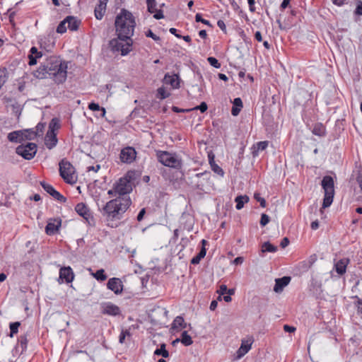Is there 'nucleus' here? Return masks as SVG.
<instances>
[{
	"instance_id": "14",
	"label": "nucleus",
	"mask_w": 362,
	"mask_h": 362,
	"mask_svg": "<svg viewBox=\"0 0 362 362\" xmlns=\"http://www.w3.org/2000/svg\"><path fill=\"white\" fill-rule=\"evenodd\" d=\"M107 286L117 295L122 293L123 290L122 282L119 278L113 277L107 281Z\"/></svg>"
},
{
	"instance_id": "8",
	"label": "nucleus",
	"mask_w": 362,
	"mask_h": 362,
	"mask_svg": "<svg viewBox=\"0 0 362 362\" xmlns=\"http://www.w3.org/2000/svg\"><path fill=\"white\" fill-rule=\"evenodd\" d=\"M16 152L23 158L30 160L34 158L37 153V145L34 143H27L25 145L21 144L16 148Z\"/></svg>"
},
{
	"instance_id": "30",
	"label": "nucleus",
	"mask_w": 362,
	"mask_h": 362,
	"mask_svg": "<svg viewBox=\"0 0 362 362\" xmlns=\"http://www.w3.org/2000/svg\"><path fill=\"white\" fill-rule=\"evenodd\" d=\"M262 252H275L277 251V247L273 245L270 243V242L267 241L262 244Z\"/></svg>"
},
{
	"instance_id": "59",
	"label": "nucleus",
	"mask_w": 362,
	"mask_h": 362,
	"mask_svg": "<svg viewBox=\"0 0 362 362\" xmlns=\"http://www.w3.org/2000/svg\"><path fill=\"white\" fill-rule=\"evenodd\" d=\"M227 288H227L226 285L222 284L220 286L219 290L218 291V292L220 293V295H223V294L226 293Z\"/></svg>"
},
{
	"instance_id": "64",
	"label": "nucleus",
	"mask_w": 362,
	"mask_h": 362,
	"mask_svg": "<svg viewBox=\"0 0 362 362\" xmlns=\"http://www.w3.org/2000/svg\"><path fill=\"white\" fill-rule=\"evenodd\" d=\"M255 38L256 39V40H257L258 42H262V34L259 31H257L255 33Z\"/></svg>"
},
{
	"instance_id": "39",
	"label": "nucleus",
	"mask_w": 362,
	"mask_h": 362,
	"mask_svg": "<svg viewBox=\"0 0 362 362\" xmlns=\"http://www.w3.org/2000/svg\"><path fill=\"white\" fill-rule=\"evenodd\" d=\"M94 277L98 281H105L107 279V276L105 274L104 269H98L94 274Z\"/></svg>"
},
{
	"instance_id": "43",
	"label": "nucleus",
	"mask_w": 362,
	"mask_h": 362,
	"mask_svg": "<svg viewBox=\"0 0 362 362\" xmlns=\"http://www.w3.org/2000/svg\"><path fill=\"white\" fill-rule=\"evenodd\" d=\"M290 2L291 1H282L281 4V9H285V8L289 7L291 8V13L293 16H296V11L295 9L292 8V6L290 5Z\"/></svg>"
},
{
	"instance_id": "31",
	"label": "nucleus",
	"mask_w": 362,
	"mask_h": 362,
	"mask_svg": "<svg viewBox=\"0 0 362 362\" xmlns=\"http://www.w3.org/2000/svg\"><path fill=\"white\" fill-rule=\"evenodd\" d=\"M180 341L182 344L187 346L192 344L193 341L192 337L187 334V331H184L181 334Z\"/></svg>"
},
{
	"instance_id": "51",
	"label": "nucleus",
	"mask_w": 362,
	"mask_h": 362,
	"mask_svg": "<svg viewBox=\"0 0 362 362\" xmlns=\"http://www.w3.org/2000/svg\"><path fill=\"white\" fill-rule=\"evenodd\" d=\"M269 222V217L265 214H262L260 219V225L265 226Z\"/></svg>"
},
{
	"instance_id": "38",
	"label": "nucleus",
	"mask_w": 362,
	"mask_h": 362,
	"mask_svg": "<svg viewBox=\"0 0 362 362\" xmlns=\"http://www.w3.org/2000/svg\"><path fill=\"white\" fill-rule=\"evenodd\" d=\"M60 125L59 124V119L57 118H53L49 124L48 131L52 130L54 132L56 129H59Z\"/></svg>"
},
{
	"instance_id": "56",
	"label": "nucleus",
	"mask_w": 362,
	"mask_h": 362,
	"mask_svg": "<svg viewBox=\"0 0 362 362\" xmlns=\"http://www.w3.org/2000/svg\"><path fill=\"white\" fill-rule=\"evenodd\" d=\"M217 25L222 31L226 33V26L223 21L218 20L217 22Z\"/></svg>"
},
{
	"instance_id": "33",
	"label": "nucleus",
	"mask_w": 362,
	"mask_h": 362,
	"mask_svg": "<svg viewBox=\"0 0 362 362\" xmlns=\"http://www.w3.org/2000/svg\"><path fill=\"white\" fill-rule=\"evenodd\" d=\"M154 354L157 356H162L163 358H168L169 353L165 349V344H162L160 345V348L156 349Z\"/></svg>"
},
{
	"instance_id": "32",
	"label": "nucleus",
	"mask_w": 362,
	"mask_h": 362,
	"mask_svg": "<svg viewBox=\"0 0 362 362\" xmlns=\"http://www.w3.org/2000/svg\"><path fill=\"white\" fill-rule=\"evenodd\" d=\"M346 264L343 259L339 260L335 264V269L337 274L342 275L346 272Z\"/></svg>"
},
{
	"instance_id": "18",
	"label": "nucleus",
	"mask_w": 362,
	"mask_h": 362,
	"mask_svg": "<svg viewBox=\"0 0 362 362\" xmlns=\"http://www.w3.org/2000/svg\"><path fill=\"white\" fill-rule=\"evenodd\" d=\"M163 81L165 84L170 85L173 88H180V77L178 74H173L172 75L166 74L164 76Z\"/></svg>"
},
{
	"instance_id": "35",
	"label": "nucleus",
	"mask_w": 362,
	"mask_h": 362,
	"mask_svg": "<svg viewBox=\"0 0 362 362\" xmlns=\"http://www.w3.org/2000/svg\"><path fill=\"white\" fill-rule=\"evenodd\" d=\"M21 326L20 322H11L9 325L10 327V334L11 337H13V334L18 333V327Z\"/></svg>"
},
{
	"instance_id": "50",
	"label": "nucleus",
	"mask_w": 362,
	"mask_h": 362,
	"mask_svg": "<svg viewBox=\"0 0 362 362\" xmlns=\"http://www.w3.org/2000/svg\"><path fill=\"white\" fill-rule=\"evenodd\" d=\"M127 335H128V336L130 335L129 331L127 330V329L122 330V332L120 333V335H119V343L123 344L124 342V339H125V337H126Z\"/></svg>"
},
{
	"instance_id": "15",
	"label": "nucleus",
	"mask_w": 362,
	"mask_h": 362,
	"mask_svg": "<svg viewBox=\"0 0 362 362\" xmlns=\"http://www.w3.org/2000/svg\"><path fill=\"white\" fill-rule=\"evenodd\" d=\"M62 224L60 218H55L49 221L45 227V232L47 235L55 234L59 229Z\"/></svg>"
},
{
	"instance_id": "10",
	"label": "nucleus",
	"mask_w": 362,
	"mask_h": 362,
	"mask_svg": "<svg viewBox=\"0 0 362 362\" xmlns=\"http://www.w3.org/2000/svg\"><path fill=\"white\" fill-rule=\"evenodd\" d=\"M75 211L76 213L82 216L88 224H91V221H93V217L90 214V211L88 206L84 203H78L76 204L75 207Z\"/></svg>"
},
{
	"instance_id": "17",
	"label": "nucleus",
	"mask_w": 362,
	"mask_h": 362,
	"mask_svg": "<svg viewBox=\"0 0 362 362\" xmlns=\"http://www.w3.org/2000/svg\"><path fill=\"white\" fill-rule=\"evenodd\" d=\"M59 278L68 284L72 282L74 278L72 269L70 267L61 268L59 270Z\"/></svg>"
},
{
	"instance_id": "29",
	"label": "nucleus",
	"mask_w": 362,
	"mask_h": 362,
	"mask_svg": "<svg viewBox=\"0 0 362 362\" xmlns=\"http://www.w3.org/2000/svg\"><path fill=\"white\" fill-rule=\"evenodd\" d=\"M187 327V324L185 323L184 318L182 316H177L174 320L172 324V329H176L179 327L185 328Z\"/></svg>"
},
{
	"instance_id": "62",
	"label": "nucleus",
	"mask_w": 362,
	"mask_h": 362,
	"mask_svg": "<svg viewBox=\"0 0 362 362\" xmlns=\"http://www.w3.org/2000/svg\"><path fill=\"white\" fill-rule=\"evenodd\" d=\"M170 33L173 35H174L177 38H181L182 35L177 33V29L175 28H171L169 30Z\"/></svg>"
},
{
	"instance_id": "25",
	"label": "nucleus",
	"mask_w": 362,
	"mask_h": 362,
	"mask_svg": "<svg viewBox=\"0 0 362 362\" xmlns=\"http://www.w3.org/2000/svg\"><path fill=\"white\" fill-rule=\"evenodd\" d=\"M243 107V102L240 98H236L234 99L233 102V107L231 110V114L233 116H237L239 115L241 109Z\"/></svg>"
},
{
	"instance_id": "45",
	"label": "nucleus",
	"mask_w": 362,
	"mask_h": 362,
	"mask_svg": "<svg viewBox=\"0 0 362 362\" xmlns=\"http://www.w3.org/2000/svg\"><path fill=\"white\" fill-rule=\"evenodd\" d=\"M18 341L21 344L22 350L25 349L27 347V344H28L27 337L25 335L21 336L18 339Z\"/></svg>"
},
{
	"instance_id": "41",
	"label": "nucleus",
	"mask_w": 362,
	"mask_h": 362,
	"mask_svg": "<svg viewBox=\"0 0 362 362\" xmlns=\"http://www.w3.org/2000/svg\"><path fill=\"white\" fill-rule=\"evenodd\" d=\"M211 165V168L212 170H213L215 173H216V174H218V175H221V176H222V177L224 175V171H223V169H222L220 166H218L216 163H213V164H212V163H211V165Z\"/></svg>"
},
{
	"instance_id": "13",
	"label": "nucleus",
	"mask_w": 362,
	"mask_h": 362,
	"mask_svg": "<svg viewBox=\"0 0 362 362\" xmlns=\"http://www.w3.org/2000/svg\"><path fill=\"white\" fill-rule=\"evenodd\" d=\"M101 308H102V313H103L105 315L117 316V315H120V313H121L120 308L117 305H116L110 302H107V303H103L101 305Z\"/></svg>"
},
{
	"instance_id": "2",
	"label": "nucleus",
	"mask_w": 362,
	"mask_h": 362,
	"mask_svg": "<svg viewBox=\"0 0 362 362\" xmlns=\"http://www.w3.org/2000/svg\"><path fill=\"white\" fill-rule=\"evenodd\" d=\"M67 63L55 57L49 58L35 71L37 78H52L57 84L65 82L67 77Z\"/></svg>"
},
{
	"instance_id": "47",
	"label": "nucleus",
	"mask_w": 362,
	"mask_h": 362,
	"mask_svg": "<svg viewBox=\"0 0 362 362\" xmlns=\"http://www.w3.org/2000/svg\"><path fill=\"white\" fill-rule=\"evenodd\" d=\"M207 243V241L205 240H202V247L200 250L199 252L197 254L202 259H203L206 253V248L204 247V245Z\"/></svg>"
},
{
	"instance_id": "48",
	"label": "nucleus",
	"mask_w": 362,
	"mask_h": 362,
	"mask_svg": "<svg viewBox=\"0 0 362 362\" xmlns=\"http://www.w3.org/2000/svg\"><path fill=\"white\" fill-rule=\"evenodd\" d=\"M146 36L148 37H151L152 38L153 40L158 42V41H160V37L157 36L156 35H155L151 30L148 29L146 32Z\"/></svg>"
},
{
	"instance_id": "57",
	"label": "nucleus",
	"mask_w": 362,
	"mask_h": 362,
	"mask_svg": "<svg viewBox=\"0 0 362 362\" xmlns=\"http://www.w3.org/2000/svg\"><path fill=\"white\" fill-rule=\"evenodd\" d=\"M146 214V209L145 208H143L141 209V211H139V214L137 215V217H136V219L138 221H141L144 218V216Z\"/></svg>"
},
{
	"instance_id": "7",
	"label": "nucleus",
	"mask_w": 362,
	"mask_h": 362,
	"mask_svg": "<svg viewBox=\"0 0 362 362\" xmlns=\"http://www.w3.org/2000/svg\"><path fill=\"white\" fill-rule=\"evenodd\" d=\"M59 174L64 180L67 183L74 182V168L70 162L66 159H62L59 162Z\"/></svg>"
},
{
	"instance_id": "60",
	"label": "nucleus",
	"mask_w": 362,
	"mask_h": 362,
	"mask_svg": "<svg viewBox=\"0 0 362 362\" xmlns=\"http://www.w3.org/2000/svg\"><path fill=\"white\" fill-rule=\"evenodd\" d=\"M284 329L286 332L291 333V332H293L296 330V328L294 327H292V326H290V325H285L284 326Z\"/></svg>"
},
{
	"instance_id": "44",
	"label": "nucleus",
	"mask_w": 362,
	"mask_h": 362,
	"mask_svg": "<svg viewBox=\"0 0 362 362\" xmlns=\"http://www.w3.org/2000/svg\"><path fill=\"white\" fill-rule=\"evenodd\" d=\"M195 21H196V22H202V23H204L209 27H212V25L211 24V23L209 21L202 18V15L200 13L196 14Z\"/></svg>"
},
{
	"instance_id": "52",
	"label": "nucleus",
	"mask_w": 362,
	"mask_h": 362,
	"mask_svg": "<svg viewBox=\"0 0 362 362\" xmlns=\"http://www.w3.org/2000/svg\"><path fill=\"white\" fill-rule=\"evenodd\" d=\"M268 141H259L257 143V151H263L267 148Z\"/></svg>"
},
{
	"instance_id": "23",
	"label": "nucleus",
	"mask_w": 362,
	"mask_h": 362,
	"mask_svg": "<svg viewBox=\"0 0 362 362\" xmlns=\"http://www.w3.org/2000/svg\"><path fill=\"white\" fill-rule=\"evenodd\" d=\"M66 21L67 22V28L72 31L77 30L81 23L80 21L72 16H66Z\"/></svg>"
},
{
	"instance_id": "37",
	"label": "nucleus",
	"mask_w": 362,
	"mask_h": 362,
	"mask_svg": "<svg viewBox=\"0 0 362 362\" xmlns=\"http://www.w3.org/2000/svg\"><path fill=\"white\" fill-rule=\"evenodd\" d=\"M170 95V93H168L164 87H160L157 90V96L158 98L163 100L167 98Z\"/></svg>"
},
{
	"instance_id": "58",
	"label": "nucleus",
	"mask_w": 362,
	"mask_h": 362,
	"mask_svg": "<svg viewBox=\"0 0 362 362\" xmlns=\"http://www.w3.org/2000/svg\"><path fill=\"white\" fill-rule=\"evenodd\" d=\"M289 243H290V241H289L288 238L286 237L281 240L280 245L282 248H285L286 247H287Z\"/></svg>"
},
{
	"instance_id": "24",
	"label": "nucleus",
	"mask_w": 362,
	"mask_h": 362,
	"mask_svg": "<svg viewBox=\"0 0 362 362\" xmlns=\"http://www.w3.org/2000/svg\"><path fill=\"white\" fill-rule=\"evenodd\" d=\"M8 139L11 142L21 143L24 141L23 131H14L8 134Z\"/></svg>"
},
{
	"instance_id": "11",
	"label": "nucleus",
	"mask_w": 362,
	"mask_h": 362,
	"mask_svg": "<svg viewBox=\"0 0 362 362\" xmlns=\"http://www.w3.org/2000/svg\"><path fill=\"white\" fill-rule=\"evenodd\" d=\"M40 185L42 187L45 192H47L56 200L63 203L66 202V198L61 194L58 191L54 189L52 185L46 183L44 181L40 182Z\"/></svg>"
},
{
	"instance_id": "34",
	"label": "nucleus",
	"mask_w": 362,
	"mask_h": 362,
	"mask_svg": "<svg viewBox=\"0 0 362 362\" xmlns=\"http://www.w3.org/2000/svg\"><path fill=\"white\" fill-rule=\"evenodd\" d=\"M354 173H356V180L362 191V167L361 165L357 167Z\"/></svg>"
},
{
	"instance_id": "27",
	"label": "nucleus",
	"mask_w": 362,
	"mask_h": 362,
	"mask_svg": "<svg viewBox=\"0 0 362 362\" xmlns=\"http://www.w3.org/2000/svg\"><path fill=\"white\" fill-rule=\"evenodd\" d=\"M249 199H250L247 195H239L236 197L235 199V202H236V209L238 210H240L243 207L244 204L249 202Z\"/></svg>"
},
{
	"instance_id": "19",
	"label": "nucleus",
	"mask_w": 362,
	"mask_h": 362,
	"mask_svg": "<svg viewBox=\"0 0 362 362\" xmlns=\"http://www.w3.org/2000/svg\"><path fill=\"white\" fill-rule=\"evenodd\" d=\"M57 134L52 130L47 131L45 138V144L49 149L53 148L57 144Z\"/></svg>"
},
{
	"instance_id": "53",
	"label": "nucleus",
	"mask_w": 362,
	"mask_h": 362,
	"mask_svg": "<svg viewBox=\"0 0 362 362\" xmlns=\"http://www.w3.org/2000/svg\"><path fill=\"white\" fill-rule=\"evenodd\" d=\"M45 127V123H38L37 124V125L36 126L35 132H38V136H40L42 134Z\"/></svg>"
},
{
	"instance_id": "49",
	"label": "nucleus",
	"mask_w": 362,
	"mask_h": 362,
	"mask_svg": "<svg viewBox=\"0 0 362 362\" xmlns=\"http://www.w3.org/2000/svg\"><path fill=\"white\" fill-rule=\"evenodd\" d=\"M207 108H208L207 104L205 102H202L199 105L196 106L195 107L192 108L191 110H199L201 111V112H204L207 110Z\"/></svg>"
},
{
	"instance_id": "28",
	"label": "nucleus",
	"mask_w": 362,
	"mask_h": 362,
	"mask_svg": "<svg viewBox=\"0 0 362 362\" xmlns=\"http://www.w3.org/2000/svg\"><path fill=\"white\" fill-rule=\"evenodd\" d=\"M23 136L24 140H33L38 136V132L34 131L33 129H25L23 131Z\"/></svg>"
},
{
	"instance_id": "46",
	"label": "nucleus",
	"mask_w": 362,
	"mask_h": 362,
	"mask_svg": "<svg viewBox=\"0 0 362 362\" xmlns=\"http://www.w3.org/2000/svg\"><path fill=\"white\" fill-rule=\"evenodd\" d=\"M254 198L259 202L260 204V206L262 207H265L266 206V201L264 198L261 197H260V194L258 193V192H255V194H254Z\"/></svg>"
},
{
	"instance_id": "42",
	"label": "nucleus",
	"mask_w": 362,
	"mask_h": 362,
	"mask_svg": "<svg viewBox=\"0 0 362 362\" xmlns=\"http://www.w3.org/2000/svg\"><path fill=\"white\" fill-rule=\"evenodd\" d=\"M208 62L209 64L216 69H218L221 67V64L218 62V61L213 57H209L207 59Z\"/></svg>"
},
{
	"instance_id": "3",
	"label": "nucleus",
	"mask_w": 362,
	"mask_h": 362,
	"mask_svg": "<svg viewBox=\"0 0 362 362\" xmlns=\"http://www.w3.org/2000/svg\"><path fill=\"white\" fill-rule=\"evenodd\" d=\"M136 25L133 14L125 8L121 9L115 21L116 34L119 40L132 39Z\"/></svg>"
},
{
	"instance_id": "26",
	"label": "nucleus",
	"mask_w": 362,
	"mask_h": 362,
	"mask_svg": "<svg viewBox=\"0 0 362 362\" xmlns=\"http://www.w3.org/2000/svg\"><path fill=\"white\" fill-rule=\"evenodd\" d=\"M313 134L323 137L326 135V128L322 123H317L312 130Z\"/></svg>"
},
{
	"instance_id": "12",
	"label": "nucleus",
	"mask_w": 362,
	"mask_h": 362,
	"mask_svg": "<svg viewBox=\"0 0 362 362\" xmlns=\"http://www.w3.org/2000/svg\"><path fill=\"white\" fill-rule=\"evenodd\" d=\"M147 2V8L148 12L153 13V18L160 20L164 18L163 11L161 8L165 6V4H160L159 5V8H158L157 1H146Z\"/></svg>"
},
{
	"instance_id": "21",
	"label": "nucleus",
	"mask_w": 362,
	"mask_h": 362,
	"mask_svg": "<svg viewBox=\"0 0 362 362\" xmlns=\"http://www.w3.org/2000/svg\"><path fill=\"white\" fill-rule=\"evenodd\" d=\"M42 57V52H39L37 48L35 47H32L30 49V54L28 55V64L30 66H33L37 64V59H40Z\"/></svg>"
},
{
	"instance_id": "63",
	"label": "nucleus",
	"mask_w": 362,
	"mask_h": 362,
	"mask_svg": "<svg viewBox=\"0 0 362 362\" xmlns=\"http://www.w3.org/2000/svg\"><path fill=\"white\" fill-rule=\"evenodd\" d=\"M310 227L313 230H317L319 228V222L315 220L311 223Z\"/></svg>"
},
{
	"instance_id": "36",
	"label": "nucleus",
	"mask_w": 362,
	"mask_h": 362,
	"mask_svg": "<svg viewBox=\"0 0 362 362\" xmlns=\"http://www.w3.org/2000/svg\"><path fill=\"white\" fill-rule=\"evenodd\" d=\"M88 108L92 111H98V110L102 111L101 115L103 117L105 116V112H106L105 109L104 107H100L98 103H90L88 105Z\"/></svg>"
},
{
	"instance_id": "54",
	"label": "nucleus",
	"mask_w": 362,
	"mask_h": 362,
	"mask_svg": "<svg viewBox=\"0 0 362 362\" xmlns=\"http://www.w3.org/2000/svg\"><path fill=\"white\" fill-rule=\"evenodd\" d=\"M354 14L356 16H362V1H358L354 11Z\"/></svg>"
},
{
	"instance_id": "6",
	"label": "nucleus",
	"mask_w": 362,
	"mask_h": 362,
	"mask_svg": "<svg viewBox=\"0 0 362 362\" xmlns=\"http://www.w3.org/2000/svg\"><path fill=\"white\" fill-rule=\"evenodd\" d=\"M158 160L165 166L180 168H181V161L176 156L170 153L168 151H158L156 153Z\"/></svg>"
},
{
	"instance_id": "40",
	"label": "nucleus",
	"mask_w": 362,
	"mask_h": 362,
	"mask_svg": "<svg viewBox=\"0 0 362 362\" xmlns=\"http://www.w3.org/2000/svg\"><path fill=\"white\" fill-rule=\"evenodd\" d=\"M66 24H67V22L66 21V18L60 22V23L58 25L57 28V32L60 34L64 33L67 30V26H66Z\"/></svg>"
},
{
	"instance_id": "5",
	"label": "nucleus",
	"mask_w": 362,
	"mask_h": 362,
	"mask_svg": "<svg viewBox=\"0 0 362 362\" xmlns=\"http://www.w3.org/2000/svg\"><path fill=\"white\" fill-rule=\"evenodd\" d=\"M132 44V39L119 40L118 37L111 40L109 42L111 49L113 52H121L122 56H125L130 52Z\"/></svg>"
},
{
	"instance_id": "4",
	"label": "nucleus",
	"mask_w": 362,
	"mask_h": 362,
	"mask_svg": "<svg viewBox=\"0 0 362 362\" xmlns=\"http://www.w3.org/2000/svg\"><path fill=\"white\" fill-rule=\"evenodd\" d=\"M322 187L325 192L322 208L329 207L332 202L334 195V183L332 177L325 175L321 182Z\"/></svg>"
},
{
	"instance_id": "9",
	"label": "nucleus",
	"mask_w": 362,
	"mask_h": 362,
	"mask_svg": "<svg viewBox=\"0 0 362 362\" xmlns=\"http://www.w3.org/2000/svg\"><path fill=\"white\" fill-rule=\"evenodd\" d=\"M136 157V151L134 148L132 146H127L121 150L119 158L124 163H133Z\"/></svg>"
},
{
	"instance_id": "20",
	"label": "nucleus",
	"mask_w": 362,
	"mask_h": 362,
	"mask_svg": "<svg viewBox=\"0 0 362 362\" xmlns=\"http://www.w3.org/2000/svg\"><path fill=\"white\" fill-rule=\"evenodd\" d=\"M291 279L290 276H284L282 278L276 279L274 291L276 293H281L284 288L289 284Z\"/></svg>"
},
{
	"instance_id": "55",
	"label": "nucleus",
	"mask_w": 362,
	"mask_h": 362,
	"mask_svg": "<svg viewBox=\"0 0 362 362\" xmlns=\"http://www.w3.org/2000/svg\"><path fill=\"white\" fill-rule=\"evenodd\" d=\"M172 110L174 112H188L189 111H192L191 109H181V108H179L176 106H173L172 107Z\"/></svg>"
},
{
	"instance_id": "1",
	"label": "nucleus",
	"mask_w": 362,
	"mask_h": 362,
	"mask_svg": "<svg viewBox=\"0 0 362 362\" xmlns=\"http://www.w3.org/2000/svg\"><path fill=\"white\" fill-rule=\"evenodd\" d=\"M115 185L119 196L107 202L103 208V215L107 221L120 220L132 204V200L127 196L132 191L131 177H121Z\"/></svg>"
},
{
	"instance_id": "61",
	"label": "nucleus",
	"mask_w": 362,
	"mask_h": 362,
	"mask_svg": "<svg viewBox=\"0 0 362 362\" xmlns=\"http://www.w3.org/2000/svg\"><path fill=\"white\" fill-rule=\"evenodd\" d=\"M202 258L198 255H197L196 256H194L192 259H191V264H197L199 263V262L201 261Z\"/></svg>"
},
{
	"instance_id": "22",
	"label": "nucleus",
	"mask_w": 362,
	"mask_h": 362,
	"mask_svg": "<svg viewBox=\"0 0 362 362\" xmlns=\"http://www.w3.org/2000/svg\"><path fill=\"white\" fill-rule=\"evenodd\" d=\"M107 1H99V4L95 6L94 13L95 16L98 20H101L106 11Z\"/></svg>"
},
{
	"instance_id": "16",
	"label": "nucleus",
	"mask_w": 362,
	"mask_h": 362,
	"mask_svg": "<svg viewBox=\"0 0 362 362\" xmlns=\"http://www.w3.org/2000/svg\"><path fill=\"white\" fill-rule=\"evenodd\" d=\"M252 340L251 339H247V340H243L240 347L238 349V350L236 352V356L235 359H240L243 356H245L251 349V346L252 344Z\"/></svg>"
}]
</instances>
